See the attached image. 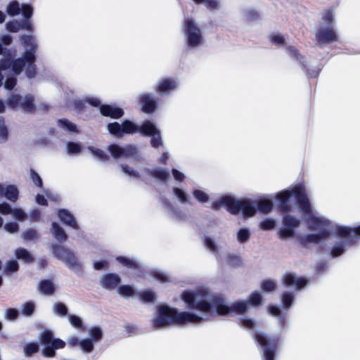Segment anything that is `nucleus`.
I'll return each mask as SVG.
<instances>
[{
  "instance_id": "f257e3e1",
  "label": "nucleus",
  "mask_w": 360,
  "mask_h": 360,
  "mask_svg": "<svg viewBox=\"0 0 360 360\" xmlns=\"http://www.w3.org/2000/svg\"><path fill=\"white\" fill-rule=\"evenodd\" d=\"M181 299L188 307L198 310L203 315L179 311L166 304L158 306L151 319V324L155 329L163 328L171 324L198 323L207 318L208 315L215 313L219 316L241 314L249 305L256 307L262 302L261 293L254 292L247 300H240L227 303L222 296L205 288L185 290L181 293Z\"/></svg>"
},
{
  "instance_id": "f03ea898",
  "label": "nucleus",
  "mask_w": 360,
  "mask_h": 360,
  "mask_svg": "<svg viewBox=\"0 0 360 360\" xmlns=\"http://www.w3.org/2000/svg\"><path fill=\"white\" fill-rule=\"evenodd\" d=\"M20 41L24 47L21 57L14 58L16 51L13 49L4 48L0 42V87L4 84L8 90H11L16 84L15 77L25 72L26 77L32 79L37 75L35 60L37 58V44L31 35L20 36Z\"/></svg>"
},
{
  "instance_id": "7ed1b4c3",
  "label": "nucleus",
  "mask_w": 360,
  "mask_h": 360,
  "mask_svg": "<svg viewBox=\"0 0 360 360\" xmlns=\"http://www.w3.org/2000/svg\"><path fill=\"white\" fill-rule=\"evenodd\" d=\"M292 196L296 198L308 229L318 231L323 237H328L333 226V222L312 209L303 185L297 184L276 194L275 198L279 202V212L288 213L290 211L289 200Z\"/></svg>"
},
{
  "instance_id": "20e7f679",
  "label": "nucleus",
  "mask_w": 360,
  "mask_h": 360,
  "mask_svg": "<svg viewBox=\"0 0 360 360\" xmlns=\"http://www.w3.org/2000/svg\"><path fill=\"white\" fill-rule=\"evenodd\" d=\"M107 128L110 134L117 137H121L124 134H134L139 132L143 135L151 136L150 145L152 147L158 148L164 146L160 129L150 121H146L142 125L139 126L126 120L122 124L117 122L109 123Z\"/></svg>"
},
{
  "instance_id": "39448f33",
  "label": "nucleus",
  "mask_w": 360,
  "mask_h": 360,
  "mask_svg": "<svg viewBox=\"0 0 360 360\" xmlns=\"http://www.w3.org/2000/svg\"><path fill=\"white\" fill-rule=\"evenodd\" d=\"M221 207H226L231 214L242 212L244 217L249 218L257 212V200H236L231 195H224L215 199L211 205L213 210H219Z\"/></svg>"
},
{
  "instance_id": "423d86ee",
  "label": "nucleus",
  "mask_w": 360,
  "mask_h": 360,
  "mask_svg": "<svg viewBox=\"0 0 360 360\" xmlns=\"http://www.w3.org/2000/svg\"><path fill=\"white\" fill-rule=\"evenodd\" d=\"M360 236V226L355 228L338 225L335 229V241L331 250L333 257L342 255Z\"/></svg>"
},
{
  "instance_id": "0eeeda50",
  "label": "nucleus",
  "mask_w": 360,
  "mask_h": 360,
  "mask_svg": "<svg viewBox=\"0 0 360 360\" xmlns=\"http://www.w3.org/2000/svg\"><path fill=\"white\" fill-rule=\"evenodd\" d=\"M51 249L54 257L61 261L68 269L77 274L82 273V264L73 252L56 244L51 245Z\"/></svg>"
},
{
  "instance_id": "6e6552de",
  "label": "nucleus",
  "mask_w": 360,
  "mask_h": 360,
  "mask_svg": "<svg viewBox=\"0 0 360 360\" xmlns=\"http://www.w3.org/2000/svg\"><path fill=\"white\" fill-rule=\"evenodd\" d=\"M255 339L262 348V360H274L278 338H269L262 332L256 333Z\"/></svg>"
},
{
  "instance_id": "1a4fd4ad",
  "label": "nucleus",
  "mask_w": 360,
  "mask_h": 360,
  "mask_svg": "<svg viewBox=\"0 0 360 360\" xmlns=\"http://www.w3.org/2000/svg\"><path fill=\"white\" fill-rule=\"evenodd\" d=\"M184 34L189 47L195 48L203 44L204 39L201 30L191 18L184 20Z\"/></svg>"
},
{
  "instance_id": "9d476101",
  "label": "nucleus",
  "mask_w": 360,
  "mask_h": 360,
  "mask_svg": "<svg viewBox=\"0 0 360 360\" xmlns=\"http://www.w3.org/2000/svg\"><path fill=\"white\" fill-rule=\"evenodd\" d=\"M41 341L44 345L42 354L45 357H52L55 355V350L63 348L65 342L58 338H53V333L50 330H44L40 335Z\"/></svg>"
},
{
  "instance_id": "9b49d317",
  "label": "nucleus",
  "mask_w": 360,
  "mask_h": 360,
  "mask_svg": "<svg viewBox=\"0 0 360 360\" xmlns=\"http://www.w3.org/2000/svg\"><path fill=\"white\" fill-rule=\"evenodd\" d=\"M283 226L278 231L279 238L282 240L291 238L295 234V229L300 224V220L290 214H285L282 219Z\"/></svg>"
},
{
  "instance_id": "f8f14e48",
  "label": "nucleus",
  "mask_w": 360,
  "mask_h": 360,
  "mask_svg": "<svg viewBox=\"0 0 360 360\" xmlns=\"http://www.w3.org/2000/svg\"><path fill=\"white\" fill-rule=\"evenodd\" d=\"M86 102L90 105L98 107L100 106V112L105 117H110L112 119H118L124 115V111L122 108L110 105H101L98 98L91 97L86 98Z\"/></svg>"
},
{
  "instance_id": "ddd939ff",
  "label": "nucleus",
  "mask_w": 360,
  "mask_h": 360,
  "mask_svg": "<svg viewBox=\"0 0 360 360\" xmlns=\"http://www.w3.org/2000/svg\"><path fill=\"white\" fill-rule=\"evenodd\" d=\"M108 150L115 159L136 158L138 155L136 148L131 145L122 147L117 144H111L108 146Z\"/></svg>"
},
{
  "instance_id": "4468645a",
  "label": "nucleus",
  "mask_w": 360,
  "mask_h": 360,
  "mask_svg": "<svg viewBox=\"0 0 360 360\" xmlns=\"http://www.w3.org/2000/svg\"><path fill=\"white\" fill-rule=\"evenodd\" d=\"M34 97L27 95L24 98L15 94L11 96L8 100V105L12 108H20L25 111L32 112L34 110L33 104Z\"/></svg>"
},
{
  "instance_id": "2eb2a0df",
  "label": "nucleus",
  "mask_w": 360,
  "mask_h": 360,
  "mask_svg": "<svg viewBox=\"0 0 360 360\" xmlns=\"http://www.w3.org/2000/svg\"><path fill=\"white\" fill-rule=\"evenodd\" d=\"M282 283L288 288H293L297 290H302L309 282L308 279L304 277L298 276L292 272L284 274L281 278Z\"/></svg>"
},
{
  "instance_id": "dca6fc26",
  "label": "nucleus",
  "mask_w": 360,
  "mask_h": 360,
  "mask_svg": "<svg viewBox=\"0 0 360 360\" xmlns=\"http://www.w3.org/2000/svg\"><path fill=\"white\" fill-rule=\"evenodd\" d=\"M316 37L319 44H331L338 41L334 26L321 25L316 32Z\"/></svg>"
},
{
  "instance_id": "f3484780",
  "label": "nucleus",
  "mask_w": 360,
  "mask_h": 360,
  "mask_svg": "<svg viewBox=\"0 0 360 360\" xmlns=\"http://www.w3.org/2000/svg\"><path fill=\"white\" fill-rule=\"evenodd\" d=\"M178 85L179 82L176 79L172 77L163 78L157 82L155 91L160 95L163 96L173 91Z\"/></svg>"
},
{
  "instance_id": "a211bd4d",
  "label": "nucleus",
  "mask_w": 360,
  "mask_h": 360,
  "mask_svg": "<svg viewBox=\"0 0 360 360\" xmlns=\"http://www.w3.org/2000/svg\"><path fill=\"white\" fill-rule=\"evenodd\" d=\"M22 11V14L25 18H30L33 13V8L29 4H22L20 6L17 1H13L7 6V13L8 15L15 16Z\"/></svg>"
},
{
  "instance_id": "6ab92c4d",
  "label": "nucleus",
  "mask_w": 360,
  "mask_h": 360,
  "mask_svg": "<svg viewBox=\"0 0 360 360\" xmlns=\"http://www.w3.org/2000/svg\"><path fill=\"white\" fill-rule=\"evenodd\" d=\"M158 98L152 93L143 94L139 96V102L142 110L147 113L153 112L157 105Z\"/></svg>"
},
{
  "instance_id": "aec40b11",
  "label": "nucleus",
  "mask_w": 360,
  "mask_h": 360,
  "mask_svg": "<svg viewBox=\"0 0 360 360\" xmlns=\"http://www.w3.org/2000/svg\"><path fill=\"white\" fill-rule=\"evenodd\" d=\"M120 282V277L113 273L106 274L100 278V285L108 290H113Z\"/></svg>"
},
{
  "instance_id": "412c9836",
  "label": "nucleus",
  "mask_w": 360,
  "mask_h": 360,
  "mask_svg": "<svg viewBox=\"0 0 360 360\" xmlns=\"http://www.w3.org/2000/svg\"><path fill=\"white\" fill-rule=\"evenodd\" d=\"M58 217L63 224L68 226L75 230L79 229V226L77 224L73 215L68 210H58Z\"/></svg>"
},
{
  "instance_id": "4be33fe9",
  "label": "nucleus",
  "mask_w": 360,
  "mask_h": 360,
  "mask_svg": "<svg viewBox=\"0 0 360 360\" xmlns=\"http://www.w3.org/2000/svg\"><path fill=\"white\" fill-rule=\"evenodd\" d=\"M162 205L165 210L172 216L179 219H184L186 214L183 212L181 208L176 204L171 202L168 199L162 201Z\"/></svg>"
},
{
  "instance_id": "5701e85b",
  "label": "nucleus",
  "mask_w": 360,
  "mask_h": 360,
  "mask_svg": "<svg viewBox=\"0 0 360 360\" xmlns=\"http://www.w3.org/2000/svg\"><path fill=\"white\" fill-rule=\"evenodd\" d=\"M39 292L45 295H51L54 293L56 287L51 280H41L37 287Z\"/></svg>"
},
{
  "instance_id": "b1692460",
  "label": "nucleus",
  "mask_w": 360,
  "mask_h": 360,
  "mask_svg": "<svg viewBox=\"0 0 360 360\" xmlns=\"http://www.w3.org/2000/svg\"><path fill=\"white\" fill-rule=\"evenodd\" d=\"M1 196L5 197L10 202H15L18 199L19 190L15 185H6L3 189Z\"/></svg>"
},
{
  "instance_id": "393cba45",
  "label": "nucleus",
  "mask_w": 360,
  "mask_h": 360,
  "mask_svg": "<svg viewBox=\"0 0 360 360\" xmlns=\"http://www.w3.org/2000/svg\"><path fill=\"white\" fill-rule=\"evenodd\" d=\"M148 172L153 177L158 179L165 183L167 182L169 177V171L163 167H157L150 169Z\"/></svg>"
},
{
  "instance_id": "a878e982",
  "label": "nucleus",
  "mask_w": 360,
  "mask_h": 360,
  "mask_svg": "<svg viewBox=\"0 0 360 360\" xmlns=\"http://www.w3.org/2000/svg\"><path fill=\"white\" fill-rule=\"evenodd\" d=\"M51 233L54 238L60 243H64L68 238V236L63 229L56 222L52 223Z\"/></svg>"
},
{
  "instance_id": "bb28decb",
  "label": "nucleus",
  "mask_w": 360,
  "mask_h": 360,
  "mask_svg": "<svg viewBox=\"0 0 360 360\" xmlns=\"http://www.w3.org/2000/svg\"><path fill=\"white\" fill-rule=\"evenodd\" d=\"M116 260L123 266L131 269L132 270H136L139 269V262L134 259L123 256H118L116 257Z\"/></svg>"
},
{
  "instance_id": "cd10ccee",
  "label": "nucleus",
  "mask_w": 360,
  "mask_h": 360,
  "mask_svg": "<svg viewBox=\"0 0 360 360\" xmlns=\"http://www.w3.org/2000/svg\"><path fill=\"white\" fill-rule=\"evenodd\" d=\"M273 209L271 200L262 199L257 200V210L262 214H268Z\"/></svg>"
},
{
  "instance_id": "c85d7f7f",
  "label": "nucleus",
  "mask_w": 360,
  "mask_h": 360,
  "mask_svg": "<svg viewBox=\"0 0 360 360\" xmlns=\"http://www.w3.org/2000/svg\"><path fill=\"white\" fill-rule=\"evenodd\" d=\"M172 193L181 204L190 203L189 195L183 188L173 187Z\"/></svg>"
},
{
  "instance_id": "c756f323",
  "label": "nucleus",
  "mask_w": 360,
  "mask_h": 360,
  "mask_svg": "<svg viewBox=\"0 0 360 360\" xmlns=\"http://www.w3.org/2000/svg\"><path fill=\"white\" fill-rule=\"evenodd\" d=\"M295 297V293L292 292L285 291L282 293L281 299L285 309H288L293 304Z\"/></svg>"
},
{
  "instance_id": "7c9ffc66",
  "label": "nucleus",
  "mask_w": 360,
  "mask_h": 360,
  "mask_svg": "<svg viewBox=\"0 0 360 360\" xmlns=\"http://www.w3.org/2000/svg\"><path fill=\"white\" fill-rule=\"evenodd\" d=\"M136 297H138L143 303L153 302L156 299L155 294L151 290L137 292Z\"/></svg>"
},
{
  "instance_id": "2f4dec72",
  "label": "nucleus",
  "mask_w": 360,
  "mask_h": 360,
  "mask_svg": "<svg viewBox=\"0 0 360 360\" xmlns=\"http://www.w3.org/2000/svg\"><path fill=\"white\" fill-rule=\"evenodd\" d=\"M236 238L240 244L247 243L250 238V231L247 227L240 229L236 232Z\"/></svg>"
},
{
  "instance_id": "473e14b6",
  "label": "nucleus",
  "mask_w": 360,
  "mask_h": 360,
  "mask_svg": "<svg viewBox=\"0 0 360 360\" xmlns=\"http://www.w3.org/2000/svg\"><path fill=\"white\" fill-rule=\"evenodd\" d=\"M117 292L122 297H136V294L137 292H136L131 285H122L118 286Z\"/></svg>"
},
{
  "instance_id": "72a5a7b5",
  "label": "nucleus",
  "mask_w": 360,
  "mask_h": 360,
  "mask_svg": "<svg viewBox=\"0 0 360 360\" xmlns=\"http://www.w3.org/2000/svg\"><path fill=\"white\" fill-rule=\"evenodd\" d=\"M326 237L322 236L319 233H309L302 237L300 241L302 244L311 243H318L321 240L326 238Z\"/></svg>"
},
{
  "instance_id": "f704fd0d",
  "label": "nucleus",
  "mask_w": 360,
  "mask_h": 360,
  "mask_svg": "<svg viewBox=\"0 0 360 360\" xmlns=\"http://www.w3.org/2000/svg\"><path fill=\"white\" fill-rule=\"evenodd\" d=\"M192 195L200 203H206L210 200V195L208 193L200 189H193L192 191Z\"/></svg>"
},
{
  "instance_id": "c9c22d12",
  "label": "nucleus",
  "mask_w": 360,
  "mask_h": 360,
  "mask_svg": "<svg viewBox=\"0 0 360 360\" xmlns=\"http://www.w3.org/2000/svg\"><path fill=\"white\" fill-rule=\"evenodd\" d=\"M90 335V340H93L94 343L98 342L103 337V331L98 326L91 327L88 330Z\"/></svg>"
},
{
  "instance_id": "e433bc0d",
  "label": "nucleus",
  "mask_w": 360,
  "mask_h": 360,
  "mask_svg": "<svg viewBox=\"0 0 360 360\" xmlns=\"http://www.w3.org/2000/svg\"><path fill=\"white\" fill-rule=\"evenodd\" d=\"M79 347L82 352L90 353L94 350V342L93 340H90L89 338L82 339L79 341Z\"/></svg>"
},
{
  "instance_id": "4c0bfd02",
  "label": "nucleus",
  "mask_w": 360,
  "mask_h": 360,
  "mask_svg": "<svg viewBox=\"0 0 360 360\" xmlns=\"http://www.w3.org/2000/svg\"><path fill=\"white\" fill-rule=\"evenodd\" d=\"M15 257L18 259H22L26 262H31L33 260V257L30 253L24 248H18L15 250Z\"/></svg>"
},
{
  "instance_id": "58836bf2",
  "label": "nucleus",
  "mask_w": 360,
  "mask_h": 360,
  "mask_svg": "<svg viewBox=\"0 0 360 360\" xmlns=\"http://www.w3.org/2000/svg\"><path fill=\"white\" fill-rule=\"evenodd\" d=\"M88 150L92 153L94 156L102 162H105L109 158L108 155L101 149L96 148L94 146H89Z\"/></svg>"
},
{
  "instance_id": "ea45409f",
  "label": "nucleus",
  "mask_w": 360,
  "mask_h": 360,
  "mask_svg": "<svg viewBox=\"0 0 360 360\" xmlns=\"http://www.w3.org/2000/svg\"><path fill=\"white\" fill-rule=\"evenodd\" d=\"M276 285V281L273 279H266L261 283V288L268 292L275 290Z\"/></svg>"
},
{
  "instance_id": "a19ab883",
  "label": "nucleus",
  "mask_w": 360,
  "mask_h": 360,
  "mask_svg": "<svg viewBox=\"0 0 360 360\" xmlns=\"http://www.w3.org/2000/svg\"><path fill=\"white\" fill-rule=\"evenodd\" d=\"M38 350L39 345L35 342L27 343L23 348V352L26 356H31L33 354L37 352Z\"/></svg>"
},
{
  "instance_id": "79ce46f5",
  "label": "nucleus",
  "mask_w": 360,
  "mask_h": 360,
  "mask_svg": "<svg viewBox=\"0 0 360 360\" xmlns=\"http://www.w3.org/2000/svg\"><path fill=\"white\" fill-rule=\"evenodd\" d=\"M58 125L67 131L72 132L77 131V126L66 119L59 120L58 121Z\"/></svg>"
},
{
  "instance_id": "37998d69",
  "label": "nucleus",
  "mask_w": 360,
  "mask_h": 360,
  "mask_svg": "<svg viewBox=\"0 0 360 360\" xmlns=\"http://www.w3.org/2000/svg\"><path fill=\"white\" fill-rule=\"evenodd\" d=\"M150 276L155 280L164 283L169 281V276L163 271L154 270L150 272Z\"/></svg>"
},
{
  "instance_id": "c03bdc74",
  "label": "nucleus",
  "mask_w": 360,
  "mask_h": 360,
  "mask_svg": "<svg viewBox=\"0 0 360 360\" xmlns=\"http://www.w3.org/2000/svg\"><path fill=\"white\" fill-rule=\"evenodd\" d=\"M269 314L272 316H277L281 325H284L285 316L281 314V309L279 307L274 305H271L268 307Z\"/></svg>"
},
{
  "instance_id": "a18cd8bd",
  "label": "nucleus",
  "mask_w": 360,
  "mask_h": 360,
  "mask_svg": "<svg viewBox=\"0 0 360 360\" xmlns=\"http://www.w3.org/2000/svg\"><path fill=\"white\" fill-rule=\"evenodd\" d=\"M66 148L68 153L70 155L79 154L82 149L80 144L74 142H68Z\"/></svg>"
},
{
  "instance_id": "49530a36",
  "label": "nucleus",
  "mask_w": 360,
  "mask_h": 360,
  "mask_svg": "<svg viewBox=\"0 0 360 360\" xmlns=\"http://www.w3.org/2000/svg\"><path fill=\"white\" fill-rule=\"evenodd\" d=\"M53 312L60 316L68 315V307L63 303H56L53 306Z\"/></svg>"
},
{
  "instance_id": "de8ad7c7",
  "label": "nucleus",
  "mask_w": 360,
  "mask_h": 360,
  "mask_svg": "<svg viewBox=\"0 0 360 360\" xmlns=\"http://www.w3.org/2000/svg\"><path fill=\"white\" fill-rule=\"evenodd\" d=\"M197 4H203L209 9H218L219 1L218 0H193Z\"/></svg>"
},
{
  "instance_id": "09e8293b",
  "label": "nucleus",
  "mask_w": 360,
  "mask_h": 360,
  "mask_svg": "<svg viewBox=\"0 0 360 360\" xmlns=\"http://www.w3.org/2000/svg\"><path fill=\"white\" fill-rule=\"evenodd\" d=\"M11 215L20 221H24L27 217L25 212L20 207L13 208Z\"/></svg>"
},
{
  "instance_id": "8fccbe9b",
  "label": "nucleus",
  "mask_w": 360,
  "mask_h": 360,
  "mask_svg": "<svg viewBox=\"0 0 360 360\" xmlns=\"http://www.w3.org/2000/svg\"><path fill=\"white\" fill-rule=\"evenodd\" d=\"M276 226V221L273 219H264L259 224V227L265 231L271 230Z\"/></svg>"
},
{
  "instance_id": "3c124183",
  "label": "nucleus",
  "mask_w": 360,
  "mask_h": 360,
  "mask_svg": "<svg viewBox=\"0 0 360 360\" xmlns=\"http://www.w3.org/2000/svg\"><path fill=\"white\" fill-rule=\"evenodd\" d=\"M205 245L210 252L213 253H217L219 252L218 245L216 244V243L213 240L212 238L208 236L205 237Z\"/></svg>"
},
{
  "instance_id": "603ef678",
  "label": "nucleus",
  "mask_w": 360,
  "mask_h": 360,
  "mask_svg": "<svg viewBox=\"0 0 360 360\" xmlns=\"http://www.w3.org/2000/svg\"><path fill=\"white\" fill-rule=\"evenodd\" d=\"M34 304L31 302H27L21 306L22 314L25 316H30L34 311Z\"/></svg>"
},
{
  "instance_id": "864d4df0",
  "label": "nucleus",
  "mask_w": 360,
  "mask_h": 360,
  "mask_svg": "<svg viewBox=\"0 0 360 360\" xmlns=\"http://www.w3.org/2000/svg\"><path fill=\"white\" fill-rule=\"evenodd\" d=\"M22 236L24 240L34 241L37 239L38 234L35 230L29 229L22 233Z\"/></svg>"
},
{
  "instance_id": "5fc2aeb1",
  "label": "nucleus",
  "mask_w": 360,
  "mask_h": 360,
  "mask_svg": "<svg viewBox=\"0 0 360 360\" xmlns=\"http://www.w3.org/2000/svg\"><path fill=\"white\" fill-rule=\"evenodd\" d=\"M335 13L332 11H327L323 17V25L326 26H334Z\"/></svg>"
},
{
  "instance_id": "6e6d98bb",
  "label": "nucleus",
  "mask_w": 360,
  "mask_h": 360,
  "mask_svg": "<svg viewBox=\"0 0 360 360\" xmlns=\"http://www.w3.org/2000/svg\"><path fill=\"white\" fill-rule=\"evenodd\" d=\"M287 51H288V55L290 57L294 58L296 60H297V61L300 62V63L303 64V63L302 61V59L303 58V56H301L298 53L297 49L295 46H288L287 47Z\"/></svg>"
},
{
  "instance_id": "4d7b16f0",
  "label": "nucleus",
  "mask_w": 360,
  "mask_h": 360,
  "mask_svg": "<svg viewBox=\"0 0 360 360\" xmlns=\"http://www.w3.org/2000/svg\"><path fill=\"white\" fill-rule=\"evenodd\" d=\"M30 178L35 186L40 187V188L42 187V185H43L42 179L40 177V176L34 169H30Z\"/></svg>"
},
{
  "instance_id": "13d9d810",
  "label": "nucleus",
  "mask_w": 360,
  "mask_h": 360,
  "mask_svg": "<svg viewBox=\"0 0 360 360\" xmlns=\"http://www.w3.org/2000/svg\"><path fill=\"white\" fill-rule=\"evenodd\" d=\"M121 168L122 172L129 177L138 179L140 176L138 172L134 170L126 165H122Z\"/></svg>"
},
{
  "instance_id": "bf43d9fd",
  "label": "nucleus",
  "mask_w": 360,
  "mask_h": 360,
  "mask_svg": "<svg viewBox=\"0 0 360 360\" xmlns=\"http://www.w3.org/2000/svg\"><path fill=\"white\" fill-rule=\"evenodd\" d=\"M240 322L242 326L246 329H252L255 325V321L247 316L240 318Z\"/></svg>"
},
{
  "instance_id": "052dcab7",
  "label": "nucleus",
  "mask_w": 360,
  "mask_h": 360,
  "mask_svg": "<svg viewBox=\"0 0 360 360\" xmlns=\"http://www.w3.org/2000/svg\"><path fill=\"white\" fill-rule=\"evenodd\" d=\"M21 27V23L17 20H13L6 24V28L10 32H16Z\"/></svg>"
},
{
  "instance_id": "680f3d73",
  "label": "nucleus",
  "mask_w": 360,
  "mask_h": 360,
  "mask_svg": "<svg viewBox=\"0 0 360 360\" xmlns=\"http://www.w3.org/2000/svg\"><path fill=\"white\" fill-rule=\"evenodd\" d=\"M68 320L70 323V324L77 328H79L82 326V321L81 319L75 315H68Z\"/></svg>"
},
{
  "instance_id": "e2e57ef3",
  "label": "nucleus",
  "mask_w": 360,
  "mask_h": 360,
  "mask_svg": "<svg viewBox=\"0 0 360 360\" xmlns=\"http://www.w3.org/2000/svg\"><path fill=\"white\" fill-rule=\"evenodd\" d=\"M18 269V263L15 260H10L6 263L5 267L6 273H12Z\"/></svg>"
},
{
  "instance_id": "0e129e2a",
  "label": "nucleus",
  "mask_w": 360,
  "mask_h": 360,
  "mask_svg": "<svg viewBox=\"0 0 360 360\" xmlns=\"http://www.w3.org/2000/svg\"><path fill=\"white\" fill-rule=\"evenodd\" d=\"M8 129L2 119L0 118V140L6 141L8 138Z\"/></svg>"
},
{
  "instance_id": "69168bd1",
  "label": "nucleus",
  "mask_w": 360,
  "mask_h": 360,
  "mask_svg": "<svg viewBox=\"0 0 360 360\" xmlns=\"http://www.w3.org/2000/svg\"><path fill=\"white\" fill-rule=\"evenodd\" d=\"M18 314H19V313L17 309L10 308V309H8L6 310L4 316L6 319L13 321V320H15L18 317Z\"/></svg>"
},
{
  "instance_id": "338daca9",
  "label": "nucleus",
  "mask_w": 360,
  "mask_h": 360,
  "mask_svg": "<svg viewBox=\"0 0 360 360\" xmlns=\"http://www.w3.org/2000/svg\"><path fill=\"white\" fill-rule=\"evenodd\" d=\"M93 266L95 270H103L109 267V263L106 260L96 261L93 263Z\"/></svg>"
},
{
  "instance_id": "774afa93",
  "label": "nucleus",
  "mask_w": 360,
  "mask_h": 360,
  "mask_svg": "<svg viewBox=\"0 0 360 360\" xmlns=\"http://www.w3.org/2000/svg\"><path fill=\"white\" fill-rule=\"evenodd\" d=\"M4 229L11 233H15L19 229V226L16 222H9L4 225Z\"/></svg>"
}]
</instances>
